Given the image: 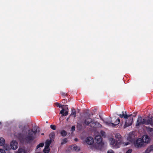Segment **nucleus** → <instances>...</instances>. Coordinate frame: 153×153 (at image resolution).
I'll return each instance as SVG.
<instances>
[{
    "mask_svg": "<svg viewBox=\"0 0 153 153\" xmlns=\"http://www.w3.org/2000/svg\"><path fill=\"white\" fill-rule=\"evenodd\" d=\"M87 117H85V119L84 120V125L89 126L92 128H97L101 126V125L97 122H94L91 118H90V114L87 113Z\"/></svg>",
    "mask_w": 153,
    "mask_h": 153,
    "instance_id": "obj_1",
    "label": "nucleus"
},
{
    "mask_svg": "<svg viewBox=\"0 0 153 153\" xmlns=\"http://www.w3.org/2000/svg\"><path fill=\"white\" fill-rule=\"evenodd\" d=\"M149 124L153 126L152 117H151L146 120L145 118L143 119L141 116H139L137 118L135 126L136 127H137L141 125H148Z\"/></svg>",
    "mask_w": 153,
    "mask_h": 153,
    "instance_id": "obj_2",
    "label": "nucleus"
},
{
    "mask_svg": "<svg viewBox=\"0 0 153 153\" xmlns=\"http://www.w3.org/2000/svg\"><path fill=\"white\" fill-rule=\"evenodd\" d=\"M37 132V130L33 131V129L28 130V134L25 137L26 140L30 143L36 138V135Z\"/></svg>",
    "mask_w": 153,
    "mask_h": 153,
    "instance_id": "obj_3",
    "label": "nucleus"
},
{
    "mask_svg": "<svg viewBox=\"0 0 153 153\" xmlns=\"http://www.w3.org/2000/svg\"><path fill=\"white\" fill-rule=\"evenodd\" d=\"M95 140L96 143L98 144V146L100 150H102L104 149L105 144L102 141V138L101 136L98 135L96 136L95 137Z\"/></svg>",
    "mask_w": 153,
    "mask_h": 153,
    "instance_id": "obj_4",
    "label": "nucleus"
},
{
    "mask_svg": "<svg viewBox=\"0 0 153 153\" xmlns=\"http://www.w3.org/2000/svg\"><path fill=\"white\" fill-rule=\"evenodd\" d=\"M110 144L111 146L114 149H117L119 148L121 145L120 141V140H116L112 138H110L109 139Z\"/></svg>",
    "mask_w": 153,
    "mask_h": 153,
    "instance_id": "obj_5",
    "label": "nucleus"
},
{
    "mask_svg": "<svg viewBox=\"0 0 153 153\" xmlns=\"http://www.w3.org/2000/svg\"><path fill=\"white\" fill-rule=\"evenodd\" d=\"M144 142L141 138L137 139L135 143H134V146L137 148H139L141 147L143 145Z\"/></svg>",
    "mask_w": 153,
    "mask_h": 153,
    "instance_id": "obj_6",
    "label": "nucleus"
},
{
    "mask_svg": "<svg viewBox=\"0 0 153 153\" xmlns=\"http://www.w3.org/2000/svg\"><path fill=\"white\" fill-rule=\"evenodd\" d=\"M129 119L126 120L125 125H124L123 127L124 128H125L126 127L132 125L133 118L132 117H131V116L129 117Z\"/></svg>",
    "mask_w": 153,
    "mask_h": 153,
    "instance_id": "obj_7",
    "label": "nucleus"
},
{
    "mask_svg": "<svg viewBox=\"0 0 153 153\" xmlns=\"http://www.w3.org/2000/svg\"><path fill=\"white\" fill-rule=\"evenodd\" d=\"M120 121V120L119 118H118L116 120L115 122V123H113L111 122L110 123L108 122L107 121H104V122L105 123V124L109 126H111L112 127H115L116 125L118 124Z\"/></svg>",
    "mask_w": 153,
    "mask_h": 153,
    "instance_id": "obj_8",
    "label": "nucleus"
},
{
    "mask_svg": "<svg viewBox=\"0 0 153 153\" xmlns=\"http://www.w3.org/2000/svg\"><path fill=\"white\" fill-rule=\"evenodd\" d=\"M10 147L13 150L17 149L18 147V144L16 141L13 140L10 142Z\"/></svg>",
    "mask_w": 153,
    "mask_h": 153,
    "instance_id": "obj_9",
    "label": "nucleus"
},
{
    "mask_svg": "<svg viewBox=\"0 0 153 153\" xmlns=\"http://www.w3.org/2000/svg\"><path fill=\"white\" fill-rule=\"evenodd\" d=\"M85 141L87 144L91 145L93 143L94 140L92 137H89L86 138Z\"/></svg>",
    "mask_w": 153,
    "mask_h": 153,
    "instance_id": "obj_10",
    "label": "nucleus"
},
{
    "mask_svg": "<svg viewBox=\"0 0 153 153\" xmlns=\"http://www.w3.org/2000/svg\"><path fill=\"white\" fill-rule=\"evenodd\" d=\"M69 150L72 151H79V149H78L77 146L75 145H73L72 146H70L69 147Z\"/></svg>",
    "mask_w": 153,
    "mask_h": 153,
    "instance_id": "obj_11",
    "label": "nucleus"
},
{
    "mask_svg": "<svg viewBox=\"0 0 153 153\" xmlns=\"http://www.w3.org/2000/svg\"><path fill=\"white\" fill-rule=\"evenodd\" d=\"M118 116H119V117L121 118H124L125 119H127L128 117H130L132 115L131 114L129 115H128L127 114H125L124 113V111H122V114H120L119 115H117Z\"/></svg>",
    "mask_w": 153,
    "mask_h": 153,
    "instance_id": "obj_12",
    "label": "nucleus"
},
{
    "mask_svg": "<svg viewBox=\"0 0 153 153\" xmlns=\"http://www.w3.org/2000/svg\"><path fill=\"white\" fill-rule=\"evenodd\" d=\"M115 137L117 141L120 140V145H121L122 141V137L121 135L119 133H117L115 135Z\"/></svg>",
    "mask_w": 153,
    "mask_h": 153,
    "instance_id": "obj_13",
    "label": "nucleus"
},
{
    "mask_svg": "<svg viewBox=\"0 0 153 153\" xmlns=\"http://www.w3.org/2000/svg\"><path fill=\"white\" fill-rule=\"evenodd\" d=\"M143 142L146 143H148L150 142V139L149 136L146 135L145 136V137L144 140H143Z\"/></svg>",
    "mask_w": 153,
    "mask_h": 153,
    "instance_id": "obj_14",
    "label": "nucleus"
},
{
    "mask_svg": "<svg viewBox=\"0 0 153 153\" xmlns=\"http://www.w3.org/2000/svg\"><path fill=\"white\" fill-rule=\"evenodd\" d=\"M153 151V145H151L148 147L146 151V153H149Z\"/></svg>",
    "mask_w": 153,
    "mask_h": 153,
    "instance_id": "obj_15",
    "label": "nucleus"
},
{
    "mask_svg": "<svg viewBox=\"0 0 153 153\" xmlns=\"http://www.w3.org/2000/svg\"><path fill=\"white\" fill-rule=\"evenodd\" d=\"M65 111V110L64 109H63L60 111V113L62 114V116H67L68 114V111H65V113H64Z\"/></svg>",
    "mask_w": 153,
    "mask_h": 153,
    "instance_id": "obj_16",
    "label": "nucleus"
},
{
    "mask_svg": "<svg viewBox=\"0 0 153 153\" xmlns=\"http://www.w3.org/2000/svg\"><path fill=\"white\" fill-rule=\"evenodd\" d=\"M5 143V140L3 137L0 138V145L3 146L4 145Z\"/></svg>",
    "mask_w": 153,
    "mask_h": 153,
    "instance_id": "obj_17",
    "label": "nucleus"
},
{
    "mask_svg": "<svg viewBox=\"0 0 153 153\" xmlns=\"http://www.w3.org/2000/svg\"><path fill=\"white\" fill-rule=\"evenodd\" d=\"M51 140H46L45 142V146L47 147H49L51 143Z\"/></svg>",
    "mask_w": 153,
    "mask_h": 153,
    "instance_id": "obj_18",
    "label": "nucleus"
},
{
    "mask_svg": "<svg viewBox=\"0 0 153 153\" xmlns=\"http://www.w3.org/2000/svg\"><path fill=\"white\" fill-rule=\"evenodd\" d=\"M60 134L63 137L65 136L67 134L66 131L64 130H62L60 132Z\"/></svg>",
    "mask_w": 153,
    "mask_h": 153,
    "instance_id": "obj_19",
    "label": "nucleus"
},
{
    "mask_svg": "<svg viewBox=\"0 0 153 153\" xmlns=\"http://www.w3.org/2000/svg\"><path fill=\"white\" fill-rule=\"evenodd\" d=\"M50 150L49 147H47L45 146V148L43 149V152L45 153H48Z\"/></svg>",
    "mask_w": 153,
    "mask_h": 153,
    "instance_id": "obj_20",
    "label": "nucleus"
},
{
    "mask_svg": "<svg viewBox=\"0 0 153 153\" xmlns=\"http://www.w3.org/2000/svg\"><path fill=\"white\" fill-rule=\"evenodd\" d=\"M74 115V117H76V111L74 109H72V111L71 113V114L70 115Z\"/></svg>",
    "mask_w": 153,
    "mask_h": 153,
    "instance_id": "obj_21",
    "label": "nucleus"
},
{
    "mask_svg": "<svg viewBox=\"0 0 153 153\" xmlns=\"http://www.w3.org/2000/svg\"><path fill=\"white\" fill-rule=\"evenodd\" d=\"M17 153H26L25 151L22 149H19Z\"/></svg>",
    "mask_w": 153,
    "mask_h": 153,
    "instance_id": "obj_22",
    "label": "nucleus"
},
{
    "mask_svg": "<svg viewBox=\"0 0 153 153\" xmlns=\"http://www.w3.org/2000/svg\"><path fill=\"white\" fill-rule=\"evenodd\" d=\"M44 146V143H40L36 146V149H38L40 147H42Z\"/></svg>",
    "mask_w": 153,
    "mask_h": 153,
    "instance_id": "obj_23",
    "label": "nucleus"
},
{
    "mask_svg": "<svg viewBox=\"0 0 153 153\" xmlns=\"http://www.w3.org/2000/svg\"><path fill=\"white\" fill-rule=\"evenodd\" d=\"M67 142V140L66 138H65L62 140V142H61L62 144H64L66 143Z\"/></svg>",
    "mask_w": 153,
    "mask_h": 153,
    "instance_id": "obj_24",
    "label": "nucleus"
},
{
    "mask_svg": "<svg viewBox=\"0 0 153 153\" xmlns=\"http://www.w3.org/2000/svg\"><path fill=\"white\" fill-rule=\"evenodd\" d=\"M147 130L151 132L153 131V128H150L149 127L147 128Z\"/></svg>",
    "mask_w": 153,
    "mask_h": 153,
    "instance_id": "obj_25",
    "label": "nucleus"
},
{
    "mask_svg": "<svg viewBox=\"0 0 153 153\" xmlns=\"http://www.w3.org/2000/svg\"><path fill=\"white\" fill-rule=\"evenodd\" d=\"M50 127L53 130H55L56 128V126L55 125H51L50 126Z\"/></svg>",
    "mask_w": 153,
    "mask_h": 153,
    "instance_id": "obj_26",
    "label": "nucleus"
},
{
    "mask_svg": "<svg viewBox=\"0 0 153 153\" xmlns=\"http://www.w3.org/2000/svg\"><path fill=\"white\" fill-rule=\"evenodd\" d=\"M56 105L57 106H58L59 108H61L64 106V105H61L59 103H56Z\"/></svg>",
    "mask_w": 153,
    "mask_h": 153,
    "instance_id": "obj_27",
    "label": "nucleus"
},
{
    "mask_svg": "<svg viewBox=\"0 0 153 153\" xmlns=\"http://www.w3.org/2000/svg\"><path fill=\"white\" fill-rule=\"evenodd\" d=\"M132 151V149H129L126 152V153H131Z\"/></svg>",
    "mask_w": 153,
    "mask_h": 153,
    "instance_id": "obj_28",
    "label": "nucleus"
},
{
    "mask_svg": "<svg viewBox=\"0 0 153 153\" xmlns=\"http://www.w3.org/2000/svg\"><path fill=\"white\" fill-rule=\"evenodd\" d=\"M100 133L102 136L105 135V132L104 131H101Z\"/></svg>",
    "mask_w": 153,
    "mask_h": 153,
    "instance_id": "obj_29",
    "label": "nucleus"
},
{
    "mask_svg": "<svg viewBox=\"0 0 153 153\" xmlns=\"http://www.w3.org/2000/svg\"><path fill=\"white\" fill-rule=\"evenodd\" d=\"M0 153H6V152L4 149H0Z\"/></svg>",
    "mask_w": 153,
    "mask_h": 153,
    "instance_id": "obj_30",
    "label": "nucleus"
},
{
    "mask_svg": "<svg viewBox=\"0 0 153 153\" xmlns=\"http://www.w3.org/2000/svg\"><path fill=\"white\" fill-rule=\"evenodd\" d=\"M75 127L74 126H72V127L71 128V131H75Z\"/></svg>",
    "mask_w": 153,
    "mask_h": 153,
    "instance_id": "obj_31",
    "label": "nucleus"
},
{
    "mask_svg": "<svg viewBox=\"0 0 153 153\" xmlns=\"http://www.w3.org/2000/svg\"><path fill=\"white\" fill-rule=\"evenodd\" d=\"M130 143L129 142H125L123 143L124 146H127L128 145L130 144Z\"/></svg>",
    "mask_w": 153,
    "mask_h": 153,
    "instance_id": "obj_32",
    "label": "nucleus"
},
{
    "mask_svg": "<svg viewBox=\"0 0 153 153\" xmlns=\"http://www.w3.org/2000/svg\"><path fill=\"white\" fill-rule=\"evenodd\" d=\"M107 153H114V152L113 150H110L108 151Z\"/></svg>",
    "mask_w": 153,
    "mask_h": 153,
    "instance_id": "obj_33",
    "label": "nucleus"
},
{
    "mask_svg": "<svg viewBox=\"0 0 153 153\" xmlns=\"http://www.w3.org/2000/svg\"><path fill=\"white\" fill-rule=\"evenodd\" d=\"M61 94L62 96H65L67 95L65 93H63V92L61 93Z\"/></svg>",
    "mask_w": 153,
    "mask_h": 153,
    "instance_id": "obj_34",
    "label": "nucleus"
},
{
    "mask_svg": "<svg viewBox=\"0 0 153 153\" xmlns=\"http://www.w3.org/2000/svg\"><path fill=\"white\" fill-rule=\"evenodd\" d=\"M137 114V112H134L133 113V117H135Z\"/></svg>",
    "mask_w": 153,
    "mask_h": 153,
    "instance_id": "obj_35",
    "label": "nucleus"
},
{
    "mask_svg": "<svg viewBox=\"0 0 153 153\" xmlns=\"http://www.w3.org/2000/svg\"><path fill=\"white\" fill-rule=\"evenodd\" d=\"M66 100L64 99H63L62 100V103H63L64 102L65 103V102L66 101Z\"/></svg>",
    "mask_w": 153,
    "mask_h": 153,
    "instance_id": "obj_36",
    "label": "nucleus"
},
{
    "mask_svg": "<svg viewBox=\"0 0 153 153\" xmlns=\"http://www.w3.org/2000/svg\"><path fill=\"white\" fill-rule=\"evenodd\" d=\"M52 135V136H54L55 134L54 133L51 134L50 135V136Z\"/></svg>",
    "mask_w": 153,
    "mask_h": 153,
    "instance_id": "obj_37",
    "label": "nucleus"
},
{
    "mask_svg": "<svg viewBox=\"0 0 153 153\" xmlns=\"http://www.w3.org/2000/svg\"><path fill=\"white\" fill-rule=\"evenodd\" d=\"M74 140L76 141H77L78 140V139L77 138H75Z\"/></svg>",
    "mask_w": 153,
    "mask_h": 153,
    "instance_id": "obj_38",
    "label": "nucleus"
},
{
    "mask_svg": "<svg viewBox=\"0 0 153 153\" xmlns=\"http://www.w3.org/2000/svg\"><path fill=\"white\" fill-rule=\"evenodd\" d=\"M42 134V135H43L44 134V133H42V134Z\"/></svg>",
    "mask_w": 153,
    "mask_h": 153,
    "instance_id": "obj_39",
    "label": "nucleus"
},
{
    "mask_svg": "<svg viewBox=\"0 0 153 153\" xmlns=\"http://www.w3.org/2000/svg\"><path fill=\"white\" fill-rule=\"evenodd\" d=\"M125 113V114H126V111Z\"/></svg>",
    "mask_w": 153,
    "mask_h": 153,
    "instance_id": "obj_40",
    "label": "nucleus"
},
{
    "mask_svg": "<svg viewBox=\"0 0 153 153\" xmlns=\"http://www.w3.org/2000/svg\"><path fill=\"white\" fill-rule=\"evenodd\" d=\"M1 124V122H0V124Z\"/></svg>",
    "mask_w": 153,
    "mask_h": 153,
    "instance_id": "obj_41",
    "label": "nucleus"
},
{
    "mask_svg": "<svg viewBox=\"0 0 153 153\" xmlns=\"http://www.w3.org/2000/svg\"><path fill=\"white\" fill-rule=\"evenodd\" d=\"M82 153V152H81V153Z\"/></svg>",
    "mask_w": 153,
    "mask_h": 153,
    "instance_id": "obj_42",
    "label": "nucleus"
}]
</instances>
